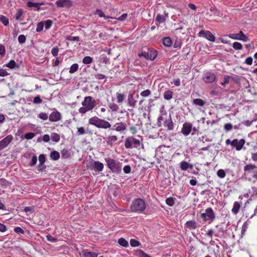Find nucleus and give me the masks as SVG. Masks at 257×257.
I'll return each mask as SVG.
<instances>
[{
	"label": "nucleus",
	"instance_id": "nucleus-1",
	"mask_svg": "<svg viewBox=\"0 0 257 257\" xmlns=\"http://www.w3.org/2000/svg\"><path fill=\"white\" fill-rule=\"evenodd\" d=\"M88 123L98 128L107 129L110 128L111 126V124L108 121L96 116L90 118Z\"/></svg>",
	"mask_w": 257,
	"mask_h": 257
},
{
	"label": "nucleus",
	"instance_id": "nucleus-2",
	"mask_svg": "<svg viewBox=\"0 0 257 257\" xmlns=\"http://www.w3.org/2000/svg\"><path fill=\"white\" fill-rule=\"evenodd\" d=\"M104 160L107 167L112 172L118 174L121 172L122 163L119 161L109 157L105 158Z\"/></svg>",
	"mask_w": 257,
	"mask_h": 257
},
{
	"label": "nucleus",
	"instance_id": "nucleus-3",
	"mask_svg": "<svg viewBox=\"0 0 257 257\" xmlns=\"http://www.w3.org/2000/svg\"><path fill=\"white\" fill-rule=\"evenodd\" d=\"M146 208V204L143 199L137 198L135 199L131 205V209L133 212L139 213L143 212Z\"/></svg>",
	"mask_w": 257,
	"mask_h": 257
},
{
	"label": "nucleus",
	"instance_id": "nucleus-4",
	"mask_svg": "<svg viewBox=\"0 0 257 257\" xmlns=\"http://www.w3.org/2000/svg\"><path fill=\"white\" fill-rule=\"evenodd\" d=\"M86 167L91 171L99 172L103 170L104 165L99 161L91 160L88 162Z\"/></svg>",
	"mask_w": 257,
	"mask_h": 257
},
{
	"label": "nucleus",
	"instance_id": "nucleus-5",
	"mask_svg": "<svg viewBox=\"0 0 257 257\" xmlns=\"http://www.w3.org/2000/svg\"><path fill=\"white\" fill-rule=\"evenodd\" d=\"M158 52L153 49H148L147 51H142L138 54L140 58L144 57L147 60H154L157 57Z\"/></svg>",
	"mask_w": 257,
	"mask_h": 257
},
{
	"label": "nucleus",
	"instance_id": "nucleus-6",
	"mask_svg": "<svg viewBox=\"0 0 257 257\" xmlns=\"http://www.w3.org/2000/svg\"><path fill=\"white\" fill-rule=\"evenodd\" d=\"M200 216L203 221L211 222L214 220L215 214L212 208L209 207L206 209L205 212L201 213Z\"/></svg>",
	"mask_w": 257,
	"mask_h": 257
},
{
	"label": "nucleus",
	"instance_id": "nucleus-7",
	"mask_svg": "<svg viewBox=\"0 0 257 257\" xmlns=\"http://www.w3.org/2000/svg\"><path fill=\"white\" fill-rule=\"evenodd\" d=\"M140 146V142L139 140L130 137L127 138L124 141V146L126 149L137 148Z\"/></svg>",
	"mask_w": 257,
	"mask_h": 257
},
{
	"label": "nucleus",
	"instance_id": "nucleus-8",
	"mask_svg": "<svg viewBox=\"0 0 257 257\" xmlns=\"http://www.w3.org/2000/svg\"><path fill=\"white\" fill-rule=\"evenodd\" d=\"M243 170L245 176L252 172L253 173L252 177L257 180V166L256 165L252 164H247L244 166Z\"/></svg>",
	"mask_w": 257,
	"mask_h": 257
},
{
	"label": "nucleus",
	"instance_id": "nucleus-9",
	"mask_svg": "<svg viewBox=\"0 0 257 257\" xmlns=\"http://www.w3.org/2000/svg\"><path fill=\"white\" fill-rule=\"evenodd\" d=\"M82 106L86 107L89 110H91L96 105L95 100H93L91 96H86L81 103Z\"/></svg>",
	"mask_w": 257,
	"mask_h": 257
},
{
	"label": "nucleus",
	"instance_id": "nucleus-10",
	"mask_svg": "<svg viewBox=\"0 0 257 257\" xmlns=\"http://www.w3.org/2000/svg\"><path fill=\"white\" fill-rule=\"evenodd\" d=\"M227 36L232 39L240 40L244 42H248L249 40L248 38L241 31H239L238 33L230 34Z\"/></svg>",
	"mask_w": 257,
	"mask_h": 257
},
{
	"label": "nucleus",
	"instance_id": "nucleus-11",
	"mask_svg": "<svg viewBox=\"0 0 257 257\" xmlns=\"http://www.w3.org/2000/svg\"><path fill=\"white\" fill-rule=\"evenodd\" d=\"M199 37H203L210 42H214L215 41V36L209 31L201 30L198 34Z\"/></svg>",
	"mask_w": 257,
	"mask_h": 257
},
{
	"label": "nucleus",
	"instance_id": "nucleus-12",
	"mask_svg": "<svg viewBox=\"0 0 257 257\" xmlns=\"http://www.w3.org/2000/svg\"><path fill=\"white\" fill-rule=\"evenodd\" d=\"M245 142V140L243 139L239 140L237 139H235L232 140L231 147L235 148L236 151H239L243 148V146H244Z\"/></svg>",
	"mask_w": 257,
	"mask_h": 257
},
{
	"label": "nucleus",
	"instance_id": "nucleus-13",
	"mask_svg": "<svg viewBox=\"0 0 257 257\" xmlns=\"http://www.w3.org/2000/svg\"><path fill=\"white\" fill-rule=\"evenodd\" d=\"M13 137L10 135L0 141V151L6 148L13 141Z\"/></svg>",
	"mask_w": 257,
	"mask_h": 257
},
{
	"label": "nucleus",
	"instance_id": "nucleus-14",
	"mask_svg": "<svg viewBox=\"0 0 257 257\" xmlns=\"http://www.w3.org/2000/svg\"><path fill=\"white\" fill-rule=\"evenodd\" d=\"M55 4L58 8H70L72 6L71 0H57Z\"/></svg>",
	"mask_w": 257,
	"mask_h": 257
},
{
	"label": "nucleus",
	"instance_id": "nucleus-15",
	"mask_svg": "<svg viewBox=\"0 0 257 257\" xmlns=\"http://www.w3.org/2000/svg\"><path fill=\"white\" fill-rule=\"evenodd\" d=\"M192 128V124L189 122H185L183 124L181 133L185 136H187L191 133Z\"/></svg>",
	"mask_w": 257,
	"mask_h": 257
},
{
	"label": "nucleus",
	"instance_id": "nucleus-16",
	"mask_svg": "<svg viewBox=\"0 0 257 257\" xmlns=\"http://www.w3.org/2000/svg\"><path fill=\"white\" fill-rule=\"evenodd\" d=\"M215 75L213 73L210 72H207L205 73L203 77V80L206 83H212L215 81Z\"/></svg>",
	"mask_w": 257,
	"mask_h": 257
},
{
	"label": "nucleus",
	"instance_id": "nucleus-17",
	"mask_svg": "<svg viewBox=\"0 0 257 257\" xmlns=\"http://www.w3.org/2000/svg\"><path fill=\"white\" fill-rule=\"evenodd\" d=\"M126 124L123 122H117L113 126L112 130H114L116 132H122L126 130Z\"/></svg>",
	"mask_w": 257,
	"mask_h": 257
},
{
	"label": "nucleus",
	"instance_id": "nucleus-18",
	"mask_svg": "<svg viewBox=\"0 0 257 257\" xmlns=\"http://www.w3.org/2000/svg\"><path fill=\"white\" fill-rule=\"evenodd\" d=\"M61 118V113L58 111L52 112L49 117V120L52 122L58 121L60 120Z\"/></svg>",
	"mask_w": 257,
	"mask_h": 257
},
{
	"label": "nucleus",
	"instance_id": "nucleus-19",
	"mask_svg": "<svg viewBox=\"0 0 257 257\" xmlns=\"http://www.w3.org/2000/svg\"><path fill=\"white\" fill-rule=\"evenodd\" d=\"M168 17V13H165L164 15L158 14L155 19L156 25L158 26L159 24L164 23Z\"/></svg>",
	"mask_w": 257,
	"mask_h": 257
},
{
	"label": "nucleus",
	"instance_id": "nucleus-20",
	"mask_svg": "<svg viewBox=\"0 0 257 257\" xmlns=\"http://www.w3.org/2000/svg\"><path fill=\"white\" fill-rule=\"evenodd\" d=\"M164 125L167 128V130L168 131H172L173 130L174 124L171 116H170L169 118L165 120L164 121Z\"/></svg>",
	"mask_w": 257,
	"mask_h": 257
},
{
	"label": "nucleus",
	"instance_id": "nucleus-21",
	"mask_svg": "<svg viewBox=\"0 0 257 257\" xmlns=\"http://www.w3.org/2000/svg\"><path fill=\"white\" fill-rule=\"evenodd\" d=\"M185 226L189 229H195L198 226V223L194 220L188 221L185 224Z\"/></svg>",
	"mask_w": 257,
	"mask_h": 257
},
{
	"label": "nucleus",
	"instance_id": "nucleus-22",
	"mask_svg": "<svg viewBox=\"0 0 257 257\" xmlns=\"http://www.w3.org/2000/svg\"><path fill=\"white\" fill-rule=\"evenodd\" d=\"M137 100L134 98L133 94H130L127 97L128 105L133 108L135 107Z\"/></svg>",
	"mask_w": 257,
	"mask_h": 257
},
{
	"label": "nucleus",
	"instance_id": "nucleus-23",
	"mask_svg": "<svg viewBox=\"0 0 257 257\" xmlns=\"http://www.w3.org/2000/svg\"><path fill=\"white\" fill-rule=\"evenodd\" d=\"M106 141L108 146L112 147L114 145L115 142L117 140V138L116 136H109L107 138Z\"/></svg>",
	"mask_w": 257,
	"mask_h": 257
},
{
	"label": "nucleus",
	"instance_id": "nucleus-24",
	"mask_svg": "<svg viewBox=\"0 0 257 257\" xmlns=\"http://www.w3.org/2000/svg\"><path fill=\"white\" fill-rule=\"evenodd\" d=\"M15 18L17 21L23 20L24 18L23 10L22 9L18 10L15 15Z\"/></svg>",
	"mask_w": 257,
	"mask_h": 257
},
{
	"label": "nucleus",
	"instance_id": "nucleus-25",
	"mask_svg": "<svg viewBox=\"0 0 257 257\" xmlns=\"http://www.w3.org/2000/svg\"><path fill=\"white\" fill-rule=\"evenodd\" d=\"M83 257H97L98 254L94 252L83 250L81 253Z\"/></svg>",
	"mask_w": 257,
	"mask_h": 257
},
{
	"label": "nucleus",
	"instance_id": "nucleus-26",
	"mask_svg": "<svg viewBox=\"0 0 257 257\" xmlns=\"http://www.w3.org/2000/svg\"><path fill=\"white\" fill-rule=\"evenodd\" d=\"M60 157L59 153L56 151H53L50 154V159L53 161L58 160Z\"/></svg>",
	"mask_w": 257,
	"mask_h": 257
},
{
	"label": "nucleus",
	"instance_id": "nucleus-27",
	"mask_svg": "<svg viewBox=\"0 0 257 257\" xmlns=\"http://www.w3.org/2000/svg\"><path fill=\"white\" fill-rule=\"evenodd\" d=\"M240 205V203L235 201L233 204V208L231 210L232 212L234 214H236L239 211Z\"/></svg>",
	"mask_w": 257,
	"mask_h": 257
},
{
	"label": "nucleus",
	"instance_id": "nucleus-28",
	"mask_svg": "<svg viewBox=\"0 0 257 257\" xmlns=\"http://www.w3.org/2000/svg\"><path fill=\"white\" fill-rule=\"evenodd\" d=\"M162 43L165 46L167 47H170L172 45V41L171 38L169 37L163 38Z\"/></svg>",
	"mask_w": 257,
	"mask_h": 257
},
{
	"label": "nucleus",
	"instance_id": "nucleus-29",
	"mask_svg": "<svg viewBox=\"0 0 257 257\" xmlns=\"http://www.w3.org/2000/svg\"><path fill=\"white\" fill-rule=\"evenodd\" d=\"M61 157L63 159H68L71 156V153L67 149H64L61 151Z\"/></svg>",
	"mask_w": 257,
	"mask_h": 257
},
{
	"label": "nucleus",
	"instance_id": "nucleus-30",
	"mask_svg": "<svg viewBox=\"0 0 257 257\" xmlns=\"http://www.w3.org/2000/svg\"><path fill=\"white\" fill-rule=\"evenodd\" d=\"M5 66L10 68V69H14L16 67L19 68V65L17 64L16 62L11 60L8 63L6 64Z\"/></svg>",
	"mask_w": 257,
	"mask_h": 257
},
{
	"label": "nucleus",
	"instance_id": "nucleus-31",
	"mask_svg": "<svg viewBox=\"0 0 257 257\" xmlns=\"http://www.w3.org/2000/svg\"><path fill=\"white\" fill-rule=\"evenodd\" d=\"M27 6L29 8H36V10L37 11H39L40 10V8L39 7V3H33L30 1H29L27 3Z\"/></svg>",
	"mask_w": 257,
	"mask_h": 257
},
{
	"label": "nucleus",
	"instance_id": "nucleus-32",
	"mask_svg": "<svg viewBox=\"0 0 257 257\" xmlns=\"http://www.w3.org/2000/svg\"><path fill=\"white\" fill-rule=\"evenodd\" d=\"M173 91H172L171 90L166 91L164 92V95H163L164 99L168 100L172 99L173 97Z\"/></svg>",
	"mask_w": 257,
	"mask_h": 257
},
{
	"label": "nucleus",
	"instance_id": "nucleus-33",
	"mask_svg": "<svg viewBox=\"0 0 257 257\" xmlns=\"http://www.w3.org/2000/svg\"><path fill=\"white\" fill-rule=\"evenodd\" d=\"M210 11L214 15L220 17L222 15V13L218 10L215 7H211L210 9Z\"/></svg>",
	"mask_w": 257,
	"mask_h": 257
},
{
	"label": "nucleus",
	"instance_id": "nucleus-34",
	"mask_svg": "<svg viewBox=\"0 0 257 257\" xmlns=\"http://www.w3.org/2000/svg\"><path fill=\"white\" fill-rule=\"evenodd\" d=\"M193 103L196 105L203 106L205 104V102L200 98H196L193 99Z\"/></svg>",
	"mask_w": 257,
	"mask_h": 257
},
{
	"label": "nucleus",
	"instance_id": "nucleus-35",
	"mask_svg": "<svg viewBox=\"0 0 257 257\" xmlns=\"http://www.w3.org/2000/svg\"><path fill=\"white\" fill-rule=\"evenodd\" d=\"M180 169L182 171H186L189 169V164L185 161H182L180 163Z\"/></svg>",
	"mask_w": 257,
	"mask_h": 257
},
{
	"label": "nucleus",
	"instance_id": "nucleus-36",
	"mask_svg": "<svg viewBox=\"0 0 257 257\" xmlns=\"http://www.w3.org/2000/svg\"><path fill=\"white\" fill-rule=\"evenodd\" d=\"M119 244L123 247H127L128 246V242L123 238H120L118 240Z\"/></svg>",
	"mask_w": 257,
	"mask_h": 257
},
{
	"label": "nucleus",
	"instance_id": "nucleus-37",
	"mask_svg": "<svg viewBox=\"0 0 257 257\" xmlns=\"http://www.w3.org/2000/svg\"><path fill=\"white\" fill-rule=\"evenodd\" d=\"M51 138L52 141L57 143L60 141V138L59 135L55 133H53L51 135Z\"/></svg>",
	"mask_w": 257,
	"mask_h": 257
},
{
	"label": "nucleus",
	"instance_id": "nucleus-38",
	"mask_svg": "<svg viewBox=\"0 0 257 257\" xmlns=\"http://www.w3.org/2000/svg\"><path fill=\"white\" fill-rule=\"evenodd\" d=\"M233 48L235 50H241L242 49V45L240 43L234 42L232 45Z\"/></svg>",
	"mask_w": 257,
	"mask_h": 257
},
{
	"label": "nucleus",
	"instance_id": "nucleus-39",
	"mask_svg": "<svg viewBox=\"0 0 257 257\" xmlns=\"http://www.w3.org/2000/svg\"><path fill=\"white\" fill-rule=\"evenodd\" d=\"M78 65L77 63H74L71 65L70 68L69 72L71 74L74 73L78 70Z\"/></svg>",
	"mask_w": 257,
	"mask_h": 257
},
{
	"label": "nucleus",
	"instance_id": "nucleus-40",
	"mask_svg": "<svg viewBox=\"0 0 257 257\" xmlns=\"http://www.w3.org/2000/svg\"><path fill=\"white\" fill-rule=\"evenodd\" d=\"M117 102L118 103H121L124 99V95L123 94L117 92L116 93Z\"/></svg>",
	"mask_w": 257,
	"mask_h": 257
},
{
	"label": "nucleus",
	"instance_id": "nucleus-41",
	"mask_svg": "<svg viewBox=\"0 0 257 257\" xmlns=\"http://www.w3.org/2000/svg\"><path fill=\"white\" fill-rule=\"evenodd\" d=\"M0 22L6 26H8L9 24V19L3 15L0 16Z\"/></svg>",
	"mask_w": 257,
	"mask_h": 257
},
{
	"label": "nucleus",
	"instance_id": "nucleus-42",
	"mask_svg": "<svg viewBox=\"0 0 257 257\" xmlns=\"http://www.w3.org/2000/svg\"><path fill=\"white\" fill-rule=\"evenodd\" d=\"M95 14L97 15L99 17L104 18L105 20H107L109 18L108 16H106L104 15V13L100 10H96Z\"/></svg>",
	"mask_w": 257,
	"mask_h": 257
},
{
	"label": "nucleus",
	"instance_id": "nucleus-43",
	"mask_svg": "<svg viewBox=\"0 0 257 257\" xmlns=\"http://www.w3.org/2000/svg\"><path fill=\"white\" fill-rule=\"evenodd\" d=\"M93 59L90 56H85L82 60V62L85 64H89L92 63Z\"/></svg>",
	"mask_w": 257,
	"mask_h": 257
},
{
	"label": "nucleus",
	"instance_id": "nucleus-44",
	"mask_svg": "<svg viewBox=\"0 0 257 257\" xmlns=\"http://www.w3.org/2000/svg\"><path fill=\"white\" fill-rule=\"evenodd\" d=\"M230 79L233 78L229 75H225L224 77V81L221 83V84L223 86H225L226 84H228Z\"/></svg>",
	"mask_w": 257,
	"mask_h": 257
},
{
	"label": "nucleus",
	"instance_id": "nucleus-45",
	"mask_svg": "<svg viewBox=\"0 0 257 257\" xmlns=\"http://www.w3.org/2000/svg\"><path fill=\"white\" fill-rule=\"evenodd\" d=\"M166 203L168 205L172 206L175 204V199L172 197L167 198L166 199Z\"/></svg>",
	"mask_w": 257,
	"mask_h": 257
},
{
	"label": "nucleus",
	"instance_id": "nucleus-46",
	"mask_svg": "<svg viewBox=\"0 0 257 257\" xmlns=\"http://www.w3.org/2000/svg\"><path fill=\"white\" fill-rule=\"evenodd\" d=\"M52 24L53 22L51 20H47L44 22V26L45 25L46 30H48L51 27Z\"/></svg>",
	"mask_w": 257,
	"mask_h": 257
},
{
	"label": "nucleus",
	"instance_id": "nucleus-47",
	"mask_svg": "<svg viewBox=\"0 0 257 257\" xmlns=\"http://www.w3.org/2000/svg\"><path fill=\"white\" fill-rule=\"evenodd\" d=\"M217 175L220 178H224L225 177L226 173L224 170L219 169L217 172Z\"/></svg>",
	"mask_w": 257,
	"mask_h": 257
},
{
	"label": "nucleus",
	"instance_id": "nucleus-48",
	"mask_svg": "<svg viewBox=\"0 0 257 257\" xmlns=\"http://www.w3.org/2000/svg\"><path fill=\"white\" fill-rule=\"evenodd\" d=\"M43 28L44 23L43 22H39L37 24L36 31L37 32H40L43 30Z\"/></svg>",
	"mask_w": 257,
	"mask_h": 257
},
{
	"label": "nucleus",
	"instance_id": "nucleus-49",
	"mask_svg": "<svg viewBox=\"0 0 257 257\" xmlns=\"http://www.w3.org/2000/svg\"><path fill=\"white\" fill-rule=\"evenodd\" d=\"M130 244L133 247H137L139 246L141 243L138 240L134 239H131L130 240Z\"/></svg>",
	"mask_w": 257,
	"mask_h": 257
},
{
	"label": "nucleus",
	"instance_id": "nucleus-50",
	"mask_svg": "<svg viewBox=\"0 0 257 257\" xmlns=\"http://www.w3.org/2000/svg\"><path fill=\"white\" fill-rule=\"evenodd\" d=\"M46 238L48 241H49L51 242H56L58 240L57 238L53 237L50 234L47 235L46 236Z\"/></svg>",
	"mask_w": 257,
	"mask_h": 257
},
{
	"label": "nucleus",
	"instance_id": "nucleus-51",
	"mask_svg": "<svg viewBox=\"0 0 257 257\" xmlns=\"http://www.w3.org/2000/svg\"><path fill=\"white\" fill-rule=\"evenodd\" d=\"M66 39L70 41H79L80 38L78 36H68L67 37Z\"/></svg>",
	"mask_w": 257,
	"mask_h": 257
},
{
	"label": "nucleus",
	"instance_id": "nucleus-52",
	"mask_svg": "<svg viewBox=\"0 0 257 257\" xmlns=\"http://www.w3.org/2000/svg\"><path fill=\"white\" fill-rule=\"evenodd\" d=\"M38 117L42 120H46L48 118V115L46 113L41 112L38 115Z\"/></svg>",
	"mask_w": 257,
	"mask_h": 257
},
{
	"label": "nucleus",
	"instance_id": "nucleus-53",
	"mask_svg": "<svg viewBox=\"0 0 257 257\" xmlns=\"http://www.w3.org/2000/svg\"><path fill=\"white\" fill-rule=\"evenodd\" d=\"M108 106L109 108L113 111H116L118 109V106L114 103H110Z\"/></svg>",
	"mask_w": 257,
	"mask_h": 257
},
{
	"label": "nucleus",
	"instance_id": "nucleus-54",
	"mask_svg": "<svg viewBox=\"0 0 257 257\" xmlns=\"http://www.w3.org/2000/svg\"><path fill=\"white\" fill-rule=\"evenodd\" d=\"M59 52V48L57 46L53 47L51 50V53L54 57H56L58 55Z\"/></svg>",
	"mask_w": 257,
	"mask_h": 257
},
{
	"label": "nucleus",
	"instance_id": "nucleus-55",
	"mask_svg": "<svg viewBox=\"0 0 257 257\" xmlns=\"http://www.w3.org/2000/svg\"><path fill=\"white\" fill-rule=\"evenodd\" d=\"M151 92L149 89H146L142 91L140 95L143 97H147L151 94Z\"/></svg>",
	"mask_w": 257,
	"mask_h": 257
},
{
	"label": "nucleus",
	"instance_id": "nucleus-56",
	"mask_svg": "<svg viewBox=\"0 0 257 257\" xmlns=\"http://www.w3.org/2000/svg\"><path fill=\"white\" fill-rule=\"evenodd\" d=\"M35 136V134L33 133H28L25 135V138L26 140H31Z\"/></svg>",
	"mask_w": 257,
	"mask_h": 257
},
{
	"label": "nucleus",
	"instance_id": "nucleus-57",
	"mask_svg": "<svg viewBox=\"0 0 257 257\" xmlns=\"http://www.w3.org/2000/svg\"><path fill=\"white\" fill-rule=\"evenodd\" d=\"M14 230L16 233L19 234H24L25 233V231L20 227H16Z\"/></svg>",
	"mask_w": 257,
	"mask_h": 257
},
{
	"label": "nucleus",
	"instance_id": "nucleus-58",
	"mask_svg": "<svg viewBox=\"0 0 257 257\" xmlns=\"http://www.w3.org/2000/svg\"><path fill=\"white\" fill-rule=\"evenodd\" d=\"M37 162V156L34 155L33 157H32V160H31V162L30 164V166L31 167H33L34 166H35L36 163Z\"/></svg>",
	"mask_w": 257,
	"mask_h": 257
},
{
	"label": "nucleus",
	"instance_id": "nucleus-59",
	"mask_svg": "<svg viewBox=\"0 0 257 257\" xmlns=\"http://www.w3.org/2000/svg\"><path fill=\"white\" fill-rule=\"evenodd\" d=\"M33 102L35 104H40L42 102V99L40 96H37L34 98Z\"/></svg>",
	"mask_w": 257,
	"mask_h": 257
},
{
	"label": "nucleus",
	"instance_id": "nucleus-60",
	"mask_svg": "<svg viewBox=\"0 0 257 257\" xmlns=\"http://www.w3.org/2000/svg\"><path fill=\"white\" fill-rule=\"evenodd\" d=\"M26 40V37L24 35H20L18 37V41L20 44H23L25 42Z\"/></svg>",
	"mask_w": 257,
	"mask_h": 257
},
{
	"label": "nucleus",
	"instance_id": "nucleus-61",
	"mask_svg": "<svg viewBox=\"0 0 257 257\" xmlns=\"http://www.w3.org/2000/svg\"><path fill=\"white\" fill-rule=\"evenodd\" d=\"M232 128H233V126L231 124V123H225L224 125V129L226 132H228V131H230L231 130H232Z\"/></svg>",
	"mask_w": 257,
	"mask_h": 257
},
{
	"label": "nucleus",
	"instance_id": "nucleus-62",
	"mask_svg": "<svg viewBox=\"0 0 257 257\" xmlns=\"http://www.w3.org/2000/svg\"><path fill=\"white\" fill-rule=\"evenodd\" d=\"M9 75L7 70L3 68H0V76L5 77Z\"/></svg>",
	"mask_w": 257,
	"mask_h": 257
},
{
	"label": "nucleus",
	"instance_id": "nucleus-63",
	"mask_svg": "<svg viewBox=\"0 0 257 257\" xmlns=\"http://www.w3.org/2000/svg\"><path fill=\"white\" fill-rule=\"evenodd\" d=\"M39 163L44 164L46 161V156L44 154H41L39 157Z\"/></svg>",
	"mask_w": 257,
	"mask_h": 257
},
{
	"label": "nucleus",
	"instance_id": "nucleus-64",
	"mask_svg": "<svg viewBox=\"0 0 257 257\" xmlns=\"http://www.w3.org/2000/svg\"><path fill=\"white\" fill-rule=\"evenodd\" d=\"M123 171L124 173L128 174L131 171V167L130 165H125L123 168Z\"/></svg>",
	"mask_w": 257,
	"mask_h": 257
}]
</instances>
